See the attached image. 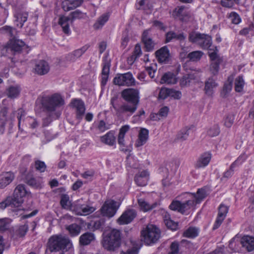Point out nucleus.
I'll list each match as a JSON object with an SVG mask.
<instances>
[{"mask_svg": "<svg viewBox=\"0 0 254 254\" xmlns=\"http://www.w3.org/2000/svg\"><path fill=\"white\" fill-rule=\"evenodd\" d=\"M205 197L206 192L203 189H198L196 193L186 192L178 196L180 200H173L169 207L171 210L184 214L199 203Z\"/></svg>", "mask_w": 254, "mask_h": 254, "instance_id": "obj_1", "label": "nucleus"}, {"mask_svg": "<svg viewBox=\"0 0 254 254\" xmlns=\"http://www.w3.org/2000/svg\"><path fill=\"white\" fill-rule=\"evenodd\" d=\"M64 104V99L59 94H54L43 100L42 104L47 112V117L43 119L44 126H48L53 120L60 118Z\"/></svg>", "mask_w": 254, "mask_h": 254, "instance_id": "obj_2", "label": "nucleus"}, {"mask_svg": "<svg viewBox=\"0 0 254 254\" xmlns=\"http://www.w3.org/2000/svg\"><path fill=\"white\" fill-rule=\"evenodd\" d=\"M47 249L50 252H58L60 251L67 252L72 248L70 240L62 235H55L50 237L48 240Z\"/></svg>", "mask_w": 254, "mask_h": 254, "instance_id": "obj_3", "label": "nucleus"}, {"mask_svg": "<svg viewBox=\"0 0 254 254\" xmlns=\"http://www.w3.org/2000/svg\"><path fill=\"white\" fill-rule=\"evenodd\" d=\"M121 231L113 229L110 233L104 238L102 246L105 249L110 252L116 251L121 245Z\"/></svg>", "mask_w": 254, "mask_h": 254, "instance_id": "obj_4", "label": "nucleus"}, {"mask_svg": "<svg viewBox=\"0 0 254 254\" xmlns=\"http://www.w3.org/2000/svg\"><path fill=\"white\" fill-rule=\"evenodd\" d=\"M110 104L116 112L117 114H127L128 116H131L136 111L138 105L128 102L120 105L117 96L111 98Z\"/></svg>", "mask_w": 254, "mask_h": 254, "instance_id": "obj_5", "label": "nucleus"}, {"mask_svg": "<svg viewBox=\"0 0 254 254\" xmlns=\"http://www.w3.org/2000/svg\"><path fill=\"white\" fill-rule=\"evenodd\" d=\"M141 236L144 243L149 245L156 243L160 237L159 229L153 225H149L142 231Z\"/></svg>", "mask_w": 254, "mask_h": 254, "instance_id": "obj_6", "label": "nucleus"}, {"mask_svg": "<svg viewBox=\"0 0 254 254\" xmlns=\"http://www.w3.org/2000/svg\"><path fill=\"white\" fill-rule=\"evenodd\" d=\"M120 205V203L115 200H108L100 208L101 213L104 216L111 218L116 214Z\"/></svg>", "mask_w": 254, "mask_h": 254, "instance_id": "obj_7", "label": "nucleus"}, {"mask_svg": "<svg viewBox=\"0 0 254 254\" xmlns=\"http://www.w3.org/2000/svg\"><path fill=\"white\" fill-rule=\"evenodd\" d=\"M113 82L118 86H131L135 85V80L132 73L127 72L117 74L113 79Z\"/></svg>", "mask_w": 254, "mask_h": 254, "instance_id": "obj_8", "label": "nucleus"}, {"mask_svg": "<svg viewBox=\"0 0 254 254\" xmlns=\"http://www.w3.org/2000/svg\"><path fill=\"white\" fill-rule=\"evenodd\" d=\"M212 50L209 49L208 56L210 57L211 63L210 65V71L213 75L218 74L219 70V64L223 62V59L218 54V50L215 47V51L211 52Z\"/></svg>", "mask_w": 254, "mask_h": 254, "instance_id": "obj_9", "label": "nucleus"}, {"mask_svg": "<svg viewBox=\"0 0 254 254\" xmlns=\"http://www.w3.org/2000/svg\"><path fill=\"white\" fill-rule=\"evenodd\" d=\"M122 97L126 101L138 104L139 102V92L137 89L127 88L121 92Z\"/></svg>", "mask_w": 254, "mask_h": 254, "instance_id": "obj_10", "label": "nucleus"}, {"mask_svg": "<svg viewBox=\"0 0 254 254\" xmlns=\"http://www.w3.org/2000/svg\"><path fill=\"white\" fill-rule=\"evenodd\" d=\"M71 210L78 215H87L95 210L94 207L82 204L77 202L72 204L71 207Z\"/></svg>", "mask_w": 254, "mask_h": 254, "instance_id": "obj_11", "label": "nucleus"}, {"mask_svg": "<svg viewBox=\"0 0 254 254\" xmlns=\"http://www.w3.org/2000/svg\"><path fill=\"white\" fill-rule=\"evenodd\" d=\"M136 216V212L134 209H128L124 211L117 220V223L120 225H127L131 223Z\"/></svg>", "mask_w": 254, "mask_h": 254, "instance_id": "obj_12", "label": "nucleus"}, {"mask_svg": "<svg viewBox=\"0 0 254 254\" xmlns=\"http://www.w3.org/2000/svg\"><path fill=\"white\" fill-rule=\"evenodd\" d=\"M149 32L150 29L144 30L142 35V41L147 52L153 50L155 45V43L151 38Z\"/></svg>", "mask_w": 254, "mask_h": 254, "instance_id": "obj_13", "label": "nucleus"}, {"mask_svg": "<svg viewBox=\"0 0 254 254\" xmlns=\"http://www.w3.org/2000/svg\"><path fill=\"white\" fill-rule=\"evenodd\" d=\"M15 174L11 171L4 172L0 174V189H2L9 185L14 179Z\"/></svg>", "mask_w": 254, "mask_h": 254, "instance_id": "obj_14", "label": "nucleus"}, {"mask_svg": "<svg viewBox=\"0 0 254 254\" xmlns=\"http://www.w3.org/2000/svg\"><path fill=\"white\" fill-rule=\"evenodd\" d=\"M71 104L75 109L76 118L79 120H81L85 111L84 102L81 100L74 99Z\"/></svg>", "mask_w": 254, "mask_h": 254, "instance_id": "obj_15", "label": "nucleus"}, {"mask_svg": "<svg viewBox=\"0 0 254 254\" xmlns=\"http://www.w3.org/2000/svg\"><path fill=\"white\" fill-rule=\"evenodd\" d=\"M14 16L15 24L17 27L21 28L24 23L27 20L28 13L23 9H21L16 11Z\"/></svg>", "mask_w": 254, "mask_h": 254, "instance_id": "obj_16", "label": "nucleus"}, {"mask_svg": "<svg viewBox=\"0 0 254 254\" xmlns=\"http://www.w3.org/2000/svg\"><path fill=\"white\" fill-rule=\"evenodd\" d=\"M149 178V173L147 170H144L136 174L134 177V181L140 187L147 185Z\"/></svg>", "mask_w": 254, "mask_h": 254, "instance_id": "obj_17", "label": "nucleus"}, {"mask_svg": "<svg viewBox=\"0 0 254 254\" xmlns=\"http://www.w3.org/2000/svg\"><path fill=\"white\" fill-rule=\"evenodd\" d=\"M50 70V66L45 61H40L36 64L34 70L38 74L42 75L47 74Z\"/></svg>", "mask_w": 254, "mask_h": 254, "instance_id": "obj_18", "label": "nucleus"}, {"mask_svg": "<svg viewBox=\"0 0 254 254\" xmlns=\"http://www.w3.org/2000/svg\"><path fill=\"white\" fill-rule=\"evenodd\" d=\"M156 56L160 63H166L169 61V51L166 46L161 48L155 52Z\"/></svg>", "mask_w": 254, "mask_h": 254, "instance_id": "obj_19", "label": "nucleus"}, {"mask_svg": "<svg viewBox=\"0 0 254 254\" xmlns=\"http://www.w3.org/2000/svg\"><path fill=\"white\" fill-rule=\"evenodd\" d=\"M83 0H64L62 2V7L65 11H69L80 6Z\"/></svg>", "mask_w": 254, "mask_h": 254, "instance_id": "obj_20", "label": "nucleus"}, {"mask_svg": "<svg viewBox=\"0 0 254 254\" xmlns=\"http://www.w3.org/2000/svg\"><path fill=\"white\" fill-rule=\"evenodd\" d=\"M72 23L70 17L65 16H61L58 21V23L62 27L63 32L66 34L70 33L69 25Z\"/></svg>", "mask_w": 254, "mask_h": 254, "instance_id": "obj_21", "label": "nucleus"}, {"mask_svg": "<svg viewBox=\"0 0 254 254\" xmlns=\"http://www.w3.org/2000/svg\"><path fill=\"white\" fill-rule=\"evenodd\" d=\"M211 155L209 152H205L202 154L197 161L195 167L196 168H203L206 166L209 163Z\"/></svg>", "mask_w": 254, "mask_h": 254, "instance_id": "obj_22", "label": "nucleus"}, {"mask_svg": "<svg viewBox=\"0 0 254 254\" xmlns=\"http://www.w3.org/2000/svg\"><path fill=\"white\" fill-rule=\"evenodd\" d=\"M217 85V83L213 78H209L205 82V93L207 96H211L214 92V89Z\"/></svg>", "mask_w": 254, "mask_h": 254, "instance_id": "obj_23", "label": "nucleus"}, {"mask_svg": "<svg viewBox=\"0 0 254 254\" xmlns=\"http://www.w3.org/2000/svg\"><path fill=\"white\" fill-rule=\"evenodd\" d=\"M241 244L248 252H251L254 249V237L245 236L242 238Z\"/></svg>", "mask_w": 254, "mask_h": 254, "instance_id": "obj_24", "label": "nucleus"}, {"mask_svg": "<svg viewBox=\"0 0 254 254\" xmlns=\"http://www.w3.org/2000/svg\"><path fill=\"white\" fill-rule=\"evenodd\" d=\"M149 131L145 128H142L138 135V138L136 140L135 146L137 147L144 145L148 139Z\"/></svg>", "mask_w": 254, "mask_h": 254, "instance_id": "obj_25", "label": "nucleus"}, {"mask_svg": "<svg viewBox=\"0 0 254 254\" xmlns=\"http://www.w3.org/2000/svg\"><path fill=\"white\" fill-rule=\"evenodd\" d=\"M95 239L94 235L92 233L86 232L79 237V244L82 246H86Z\"/></svg>", "mask_w": 254, "mask_h": 254, "instance_id": "obj_26", "label": "nucleus"}, {"mask_svg": "<svg viewBox=\"0 0 254 254\" xmlns=\"http://www.w3.org/2000/svg\"><path fill=\"white\" fill-rule=\"evenodd\" d=\"M89 46L86 45L80 49L75 50L68 55L69 60L72 62L80 58L89 48Z\"/></svg>", "mask_w": 254, "mask_h": 254, "instance_id": "obj_27", "label": "nucleus"}, {"mask_svg": "<svg viewBox=\"0 0 254 254\" xmlns=\"http://www.w3.org/2000/svg\"><path fill=\"white\" fill-rule=\"evenodd\" d=\"M212 44V39L210 36L204 34L203 35V36L202 37V39L201 40L200 43H199L198 45L201 47L202 49H211L212 50L211 52H212L213 51H215L213 49L210 48V47L211 46ZM210 51H209V52Z\"/></svg>", "mask_w": 254, "mask_h": 254, "instance_id": "obj_28", "label": "nucleus"}, {"mask_svg": "<svg viewBox=\"0 0 254 254\" xmlns=\"http://www.w3.org/2000/svg\"><path fill=\"white\" fill-rule=\"evenodd\" d=\"M186 36L183 33L177 34L173 31H170L166 34V42H170L173 40H184Z\"/></svg>", "mask_w": 254, "mask_h": 254, "instance_id": "obj_29", "label": "nucleus"}, {"mask_svg": "<svg viewBox=\"0 0 254 254\" xmlns=\"http://www.w3.org/2000/svg\"><path fill=\"white\" fill-rule=\"evenodd\" d=\"M110 64L109 62H104L102 71V80L101 84L105 85L108 79L109 73L110 71Z\"/></svg>", "mask_w": 254, "mask_h": 254, "instance_id": "obj_30", "label": "nucleus"}, {"mask_svg": "<svg viewBox=\"0 0 254 254\" xmlns=\"http://www.w3.org/2000/svg\"><path fill=\"white\" fill-rule=\"evenodd\" d=\"M101 141L106 144L113 146L116 143V138L114 133L111 131H109L105 135L101 137Z\"/></svg>", "mask_w": 254, "mask_h": 254, "instance_id": "obj_31", "label": "nucleus"}, {"mask_svg": "<svg viewBox=\"0 0 254 254\" xmlns=\"http://www.w3.org/2000/svg\"><path fill=\"white\" fill-rule=\"evenodd\" d=\"M160 82L161 83L175 84L177 82V79L173 73L169 72L163 75Z\"/></svg>", "mask_w": 254, "mask_h": 254, "instance_id": "obj_32", "label": "nucleus"}, {"mask_svg": "<svg viewBox=\"0 0 254 254\" xmlns=\"http://www.w3.org/2000/svg\"><path fill=\"white\" fill-rule=\"evenodd\" d=\"M20 89L18 86H10L7 88L5 91L8 97L13 99L16 98L19 94Z\"/></svg>", "mask_w": 254, "mask_h": 254, "instance_id": "obj_33", "label": "nucleus"}, {"mask_svg": "<svg viewBox=\"0 0 254 254\" xmlns=\"http://www.w3.org/2000/svg\"><path fill=\"white\" fill-rule=\"evenodd\" d=\"M109 15L107 13H104L100 16L96 22L94 23L93 27L96 30L100 29L104 25V24L109 20Z\"/></svg>", "mask_w": 254, "mask_h": 254, "instance_id": "obj_34", "label": "nucleus"}, {"mask_svg": "<svg viewBox=\"0 0 254 254\" xmlns=\"http://www.w3.org/2000/svg\"><path fill=\"white\" fill-rule=\"evenodd\" d=\"M25 45L24 42L20 40H13L10 41V48L14 52H19Z\"/></svg>", "mask_w": 254, "mask_h": 254, "instance_id": "obj_35", "label": "nucleus"}, {"mask_svg": "<svg viewBox=\"0 0 254 254\" xmlns=\"http://www.w3.org/2000/svg\"><path fill=\"white\" fill-rule=\"evenodd\" d=\"M7 201L9 202L11 206L17 207L20 206L23 202V199L20 197V196L17 197L14 196V194H13L12 196L7 197Z\"/></svg>", "mask_w": 254, "mask_h": 254, "instance_id": "obj_36", "label": "nucleus"}, {"mask_svg": "<svg viewBox=\"0 0 254 254\" xmlns=\"http://www.w3.org/2000/svg\"><path fill=\"white\" fill-rule=\"evenodd\" d=\"M66 229L72 237L78 235L81 231V227L75 223L67 226Z\"/></svg>", "mask_w": 254, "mask_h": 254, "instance_id": "obj_37", "label": "nucleus"}, {"mask_svg": "<svg viewBox=\"0 0 254 254\" xmlns=\"http://www.w3.org/2000/svg\"><path fill=\"white\" fill-rule=\"evenodd\" d=\"M28 229V225L26 224L16 227L14 230V236L16 237H23L26 234Z\"/></svg>", "mask_w": 254, "mask_h": 254, "instance_id": "obj_38", "label": "nucleus"}, {"mask_svg": "<svg viewBox=\"0 0 254 254\" xmlns=\"http://www.w3.org/2000/svg\"><path fill=\"white\" fill-rule=\"evenodd\" d=\"M164 221L166 226L172 230H176L178 228V223L172 220L169 214H165L164 216Z\"/></svg>", "mask_w": 254, "mask_h": 254, "instance_id": "obj_39", "label": "nucleus"}, {"mask_svg": "<svg viewBox=\"0 0 254 254\" xmlns=\"http://www.w3.org/2000/svg\"><path fill=\"white\" fill-rule=\"evenodd\" d=\"M245 85V81L242 76H238L235 80V89L237 92H242Z\"/></svg>", "mask_w": 254, "mask_h": 254, "instance_id": "obj_40", "label": "nucleus"}, {"mask_svg": "<svg viewBox=\"0 0 254 254\" xmlns=\"http://www.w3.org/2000/svg\"><path fill=\"white\" fill-rule=\"evenodd\" d=\"M203 35L204 34H201L196 32H191L189 34V40L190 42L198 45Z\"/></svg>", "mask_w": 254, "mask_h": 254, "instance_id": "obj_41", "label": "nucleus"}, {"mask_svg": "<svg viewBox=\"0 0 254 254\" xmlns=\"http://www.w3.org/2000/svg\"><path fill=\"white\" fill-rule=\"evenodd\" d=\"M138 203L140 209L143 211H149L155 207V204H150L142 198L138 199Z\"/></svg>", "mask_w": 254, "mask_h": 254, "instance_id": "obj_42", "label": "nucleus"}, {"mask_svg": "<svg viewBox=\"0 0 254 254\" xmlns=\"http://www.w3.org/2000/svg\"><path fill=\"white\" fill-rule=\"evenodd\" d=\"M60 203L63 208L71 210L72 204H71L67 194L62 195Z\"/></svg>", "mask_w": 254, "mask_h": 254, "instance_id": "obj_43", "label": "nucleus"}, {"mask_svg": "<svg viewBox=\"0 0 254 254\" xmlns=\"http://www.w3.org/2000/svg\"><path fill=\"white\" fill-rule=\"evenodd\" d=\"M198 234V229L194 227H190L184 232V236L193 238L196 237Z\"/></svg>", "mask_w": 254, "mask_h": 254, "instance_id": "obj_44", "label": "nucleus"}, {"mask_svg": "<svg viewBox=\"0 0 254 254\" xmlns=\"http://www.w3.org/2000/svg\"><path fill=\"white\" fill-rule=\"evenodd\" d=\"M203 55V53L200 51H195L189 53L187 55V58L191 61H197L199 60Z\"/></svg>", "mask_w": 254, "mask_h": 254, "instance_id": "obj_45", "label": "nucleus"}, {"mask_svg": "<svg viewBox=\"0 0 254 254\" xmlns=\"http://www.w3.org/2000/svg\"><path fill=\"white\" fill-rule=\"evenodd\" d=\"M26 194V191L25 187L22 185H18L15 189L13 192L14 196L17 197L20 196L21 198H23Z\"/></svg>", "mask_w": 254, "mask_h": 254, "instance_id": "obj_46", "label": "nucleus"}, {"mask_svg": "<svg viewBox=\"0 0 254 254\" xmlns=\"http://www.w3.org/2000/svg\"><path fill=\"white\" fill-rule=\"evenodd\" d=\"M190 128L186 127L181 130L177 134V139L182 141L186 140L189 135Z\"/></svg>", "mask_w": 254, "mask_h": 254, "instance_id": "obj_47", "label": "nucleus"}, {"mask_svg": "<svg viewBox=\"0 0 254 254\" xmlns=\"http://www.w3.org/2000/svg\"><path fill=\"white\" fill-rule=\"evenodd\" d=\"M7 120V108L4 107L2 108L0 112V121L1 123L0 126H1L2 128L3 127Z\"/></svg>", "mask_w": 254, "mask_h": 254, "instance_id": "obj_48", "label": "nucleus"}, {"mask_svg": "<svg viewBox=\"0 0 254 254\" xmlns=\"http://www.w3.org/2000/svg\"><path fill=\"white\" fill-rule=\"evenodd\" d=\"M70 18L71 21L73 22L76 19H82L86 17V13L82 12L79 10H75L70 14Z\"/></svg>", "mask_w": 254, "mask_h": 254, "instance_id": "obj_49", "label": "nucleus"}, {"mask_svg": "<svg viewBox=\"0 0 254 254\" xmlns=\"http://www.w3.org/2000/svg\"><path fill=\"white\" fill-rule=\"evenodd\" d=\"M124 138V137H118V142L120 146V149L124 152H130L131 150L129 147L125 145Z\"/></svg>", "mask_w": 254, "mask_h": 254, "instance_id": "obj_50", "label": "nucleus"}, {"mask_svg": "<svg viewBox=\"0 0 254 254\" xmlns=\"http://www.w3.org/2000/svg\"><path fill=\"white\" fill-rule=\"evenodd\" d=\"M247 156L245 154H242L239 156L237 160L231 164V168H235L241 165L246 159Z\"/></svg>", "mask_w": 254, "mask_h": 254, "instance_id": "obj_51", "label": "nucleus"}, {"mask_svg": "<svg viewBox=\"0 0 254 254\" xmlns=\"http://www.w3.org/2000/svg\"><path fill=\"white\" fill-rule=\"evenodd\" d=\"M229 18L230 19L232 23L235 24H239L241 21V18L239 15L235 12H232L230 13Z\"/></svg>", "mask_w": 254, "mask_h": 254, "instance_id": "obj_52", "label": "nucleus"}, {"mask_svg": "<svg viewBox=\"0 0 254 254\" xmlns=\"http://www.w3.org/2000/svg\"><path fill=\"white\" fill-rule=\"evenodd\" d=\"M35 167L36 170L40 171V172H45L46 168V165H45V163L40 160L35 161Z\"/></svg>", "mask_w": 254, "mask_h": 254, "instance_id": "obj_53", "label": "nucleus"}, {"mask_svg": "<svg viewBox=\"0 0 254 254\" xmlns=\"http://www.w3.org/2000/svg\"><path fill=\"white\" fill-rule=\"evenodd\" d=\"M185 9L186 7L185 6H181L176 8L175 11L177 12V16L180 17H183L184 15L189 16V13L185 10Z\"/></svg>", "mask_w": 254, "mask_h": 254, "instance_id": "obj_54", "label": "nucleus"}, {"mask_svg": "<svg viewBox=\"0 0 254 254\" xmlns=\"http://www.w3.org/2000/svg\"><path fill=\"white\" fill-rule=\"evenodd\" d=\"M234 114H230L228 115L225 120L224 125L227 127H231L234 123Z\"/></svg>", "mask_w": 254, "mask_h": 254, "instance_id": "obj_55", "label": "nucleus"}, {"mask_svg": "<svg viewBox=\"0 0 254 254\" xmlns=\"http://www.w3.org/2000/svg\"><path fill=\"white\" fill-rule=\"evenodd\" d=\"M228 211V208L226 206L221 204L219 207L218 216L225 218Z\"/></svg>", "mask_w": 254, "mask_h": 254, "instance_id": "obj_56", "label": "nucleus"}, {"mask_svg": "<svg viewBox=\"0 0 254 254\" xmlns=\"http://www.w3.org/2000/svg\"><path fill=\"white\" fill-rule=\"evenodd\" d=\"M219 132V128L217 126H214L210 127L207 131L208 135L211 137L218 135Z\"/></svg>", "mask_w": 254, "mask_h": 254, "instance_id": "obj_57", "label": "nucleus"}, {"mask_svg": "<svg viewBox=\"0 0 254 254\" xmlns=\"http://www.w3.org/2000/svg\"><path fill=\"white\" fill-rule=\"evenodd\" d=\"M182 93L180 91L173 89H169V97H172L175 99H179L181 98Z\"/></svg>", "mask_w": 254, "mask_h": 254, "instance_id": "obj_58", "label": "nucleus"}, {"mask_svg": "<svg viewBox=\"0 0 254 254\" xmlns=\"http://www.w3.org/2000/svg\"><path fill=\"white\" fill-rule=\"evenodd\" d=\"M9 224V220L7 218L0 219V232H2L5 230Z\"/></svg>", "mask_w": 254, "mask_h": 254, "instance_id": "obj_59", "label": "nucleus"}, {"mask_svg": "<svg viewBox=\"0 0 254 254\" xmlns=\"http://www.w3.org/2000/svg\"><path fill=\"white\" fill-rule=\"evenodd\" d=\"M169 88H161L159 92V97L165 99L169 97Z\"/></svg>", "mask_w": 254, "mask_h": 254, "instance_id": "obj_60", "label": "nucleus"}, {"mask_svg": "<svg viewBox=\"0 0 254 254\" xmlns=\"http://www.w3.org/2000/svg\"><path fill=\"white\" fill-rule=\"evenodd\" d=\"M179 244L177 242H173L170 246V252L169 254H179Z\"/></svg>", "mask_w": 254, "mask_h": 254, "instance_id": "obj_61", "label": "nucleus"}, {"mask_svg": "<svg viewBox=\"0 0 254 254\" xmlns=\"http://www.w3.org/2000/svg\"><path fill=\"white\" fill-rule=\"evenodd\" d=\"M27 184L33 187L38 188L40 187V183L37 181L35 178H31L29 179H27Z\"/></svg>", "mask_w": 254, "mask_h": 254, "instance_id": "obj_62", "label": "nucleus"}, {"mask_svg": "<svg viewBox=\"0 0 254 254\" xmlns=\"http://www.w3.org/2000/svg\"><path fill=\"white\" fill-rule=\"evenodd\" d=\"M129 128L130 127L128 125H125L122 127L120 129L118 136L125 137L126 133L128 131Z\"/></svg>", "mask_w": 254, "mask_h": 254, "instance_id": "obj_63", "label": "nucleus"}, {"mask_svg": "<svg viewBox=\"0 0 254 254\" xmlns=\"http://www.w3.org/2000/svg\"><path fill=\"white\" fill-rule=\"evenodd\" d=\"M141 54L142 52L140 46L139 45H136L132 55L137 59L140 57Z\"/></svg>", "mask_w": 254, "mask_h": 254, "instance_id": "obj_64", "label": "nucleus"}]
</instances>
